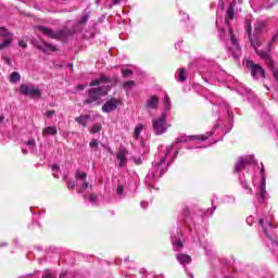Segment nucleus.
<instances>
[{"label":"nucleus","instance_id":"nucleus-1","mask_svg":"<svg viewBox=\"0 0 278 278\" xmlns=\"http://www.w3.org/2000/svg\"><path fill=\"white\" fill-rule=\"evenodd\" d=\"M213 116H215V118L217 117L218 122H216L211 131H207L205 135L202 136L181 135L176 138L175 142L170 147H166L163 152H160L157 155H155L154 161L152 162V166L144 178V184L150 190L155 189V184H157L161 177H163V175L168 172V166H170L175 157L179 155V151L176 150L175 155L170 159L169 162L166 163V157H168L170 151H173L176 144L190 142L192 140H200L201 142H205V140H207L210 136H214V134H217V136H220V134L226 136V134H229V131H231V129H228L225 132V128L223 127V125H220V121H223V118H233V112L231 111V108L229 105H215L213 109Z\"/></svg>","mask_w":278,"mask_h":278},{"label":"nucleus","instance_id":"nucleus-2","mask_svg":"<svg viewBox=\"0 0 278 278\" xmlns=\"http://www.w3.org/2000/svg\"><path fill=\"white\" fill-rule=\"evenodd\" d=\"M203 220V217L191 214L190 208L186 206L182 210V214L179 216V222L181 225L187 227V239L194 244H199V247L205 248V228L199 224Z\"/></svg>","mask_w":278,"mask_h":278},{"label":"nucleus","instance_id":"nucleus-3","mask_svg":"<svg viewBox=\"0 0 278 278\" xmlns=\"http://www.w3.org/2000/svg\"><path fill=\"white\" fill-rule=\"evenodd\" d=\"M235 3H231L228 8L227 16L225 17V23L227 25L226 28L219 29V38L222 40H229L233 48L230 49L231 56L233 60L238 61L240 60V55H242V48H240V45L238 43V38H236V35L233 34V29H231V26H229V22L233 21V16H236L235 13Z\"/></svg>","mask_w":278,"mask_h":278},{"label":"nucleus","instance_id":"nucleus-4","mask_svg":"<svg viewBox=\"0 0 278 278\" xmlns=\"http://www.w3.org/2000/svg\"><path fill=\"white\" fill-rule=\"evenodd\" d=\"M116 81L114 79L103 75L99 79H96L89 84L91 89L88 90V99L86 103H94V101H99L101 97H108V92L112 90V86H114ZM94 86H101L98 88H93Z\"/></svg>","mask_w":278,"mask_h":278},{"label":"nucleus","instance_id":"nucleus-5","mask_svg":"<svg viewBox=\"0 0 278 278\" xmlns=\"http://www.w3.org/2000/svg\"><path fill=\"white\" fill-rule=\"evenodd\" d=\"M258 225L266 238V244L273 253H277L278 251V240L275 239V229H277L278 225L273 224L270 217L263 216L258 219Z\"/></svg>","mask_w":278,"mask_h":278},{"label":"nucleus","instance_id":"nucleus-6","mask_svg":"<svg viewBox=\"0 0 278 278\" xmlns=\"http://www.w3.org/2000/svg\"><path fill=\"white\" fill-rule=\"evenodd\" d=\"M250 40V45L251 48L254 49L255 53L257 54V56L261 60H264L265 64H267V66L273 67V56H270V52L267 48L266 51L264 50H258L260 47H262V38L257 35H250V37H248Z\"/></svg>","mask_w":278,"mask_h":278},{"label":"nucleus","instance_id":"nucleus-7","mask_svg":"<svg viewBox=\"0 0 278 278\" xmlns=\"http://www.w3.org/2000/svg\"><path fill=\"white\" fill-rule=\"evenodd\" d=\"M168 112H170V106H165L161 116L152 119L153 131L156 136H162L168 131V127H170L168 125Z\"/></svg>","mask_w":278,"mask_h":278},{"label":"nucleus","instance_id":"nucleus-8","mask_svg":"<svg viewBox=\"0 0 278 278\" xmlns=\"http://www.w3.org/2000/svg\"><path fill=\"white\" fill-rule=\"evenodd\" d=\"M257 201L260 205H265L266 201H268V192L266 191V174L263 163H261V182L257 189Z\"/></svg>","mask_w":278,"mask_h":278},{"label":"nucleus","instance_id":"nucleus-9","mask_svg":"<svg viewBox=\"0 0 278 278\" xmlns=\"http://www.w3.org/2000/svg\"><path fill=\"white\" fill-rule=\"evenodd\" d=\"M202 79L207 84H215V81H231L233 77L229 76L227 72L219 70L217 73L208 72L206 75L202 76Z\"/></svg>","mask_w":278,"mask_h":278},{"label":"nucleus","instance_id":"nucleus-10","mask_svg":"<svg viewBox=\"0 0 278 278\" xmlns=\"http://www.w3.org/2000/svg\"><path fill=\"white\" fill-rule=\"evenodd\" d=\"M20 92L24 97H29V99H40L42 97L40 89L36 88L33 84H22Z\"/></svg>","mask_w":278,"mask_h":278},{"label":"nucleus","instance_id":"nucleus-11","mask_svg":"<svg viewBox=\"0 0 278 278\" xmlns=\"http://www.w3.org/2000/svg\"><path fill=\"white\" fill-rule=\"evenodd\" d=\"M98 118H101L99 114L90 112L76 117L75 121L76 123H78V125H80V127H83V129H86L89 123H94V121H97Z\"/></svg>","mask_w":278,"mask_h":278},{"label":"nucleus","instance_id":"nucleus-12","mask_svg":"<svg viewBox=\"0 0 278 278\" xmlns=\"http://www.w3.org/2000/svg\"><path fill=\"white\" fill-rule=\"evenodd\" d=\"M255 164V157L253 155L241 156L235 164V173H240V170H244L247 166H252Z\"/></svg>","mask_w":278,"mask_h":278},{"label":"nucleus","instance_id":"nucleus-13","mask_svg":"<svg viewBox=\"0 0 278 278\" xmlns=\"http://www.w3.org/2000/svg\"><path fill=\"white\" fill-rule=\"evenodd\" d=\"M248 66L251 68V75L254 79H262L265 77L266 72L260 64L253 63V61H248Z\"/></svg>","mask_w":278,"mask_h":278},{"label":"nucleus","instance_id":"nucleus-14","mask_svg":"<svg viewBox=\"0 0 278 278\" xmlns=\"http://www.w3.org/2000/svg\"><path fill=\"white\" fill-rule=\"evenodd\" d=\"M181 236L184 233L181 232V229H176V232L172 233V243L174 251H181L184 249V242L181 241Z\"/></svg>","mask_w":278,"mask_h":278},{"label":"nucleus","instance_id":"nucleus-15","mask_svg":"<svg viewBox=\"0 0 278 278\" xmlns=\"http://www.w3.org/2000/svg\"><path fill=\"white\" fill-rule=\"evenodd\" d=\"M34 45L39 51H42V53H53V51H58V48H55V46L45 40L35 41Z\"/></svg>","mask_w":278,"mask_h":278},{"label":"nucleus","instance_id":"nucleus-16","mask_svg":"<svg viewBox=\"0 0 278 278\" xmlns=\"http://www.w3.org/2000/svg\"><path fill=\"white\" fill-rule=\"evenodd\" d=\"M86 177H88V175L85 172L76 173V186H80V189H78L79 194L85 190H88V181H86Z\"/></svg>","mask_w":278,"mask_h":278},{"label":"nucleus","instance_id":"nucleus-17","mask_svg":"<svg viewBox=\"0 0 278 278\" xmlns=\"http://www.w3.org/2000/svg\"><path fill=\"white\" fill-rule=\"evenodd\" d=\"M128 151L125 147H121L117 155H116V160L119 163V167L123 168V166H125L127 164V155H128Z\"/></svg>","mask_w":278,"mask_h":278},{"label":"nucleus","instance_id":"nucleus-18","mask_svg":"<svg viewBox=\"0 0 278 278\" xmlns=\"http://www.w3.org/2000/svg\"><path fill=\"white\" fill-rule=\"evenodd\" d=\"M71 36H75V29L64 28L56 31V40H66V38H71Z\"/></svg>","mask_w":278,"mask_h":278},{"label":"nucleus","instance_id":"nucleus-19","mask_svg":"<svg viewBox=\"0 0 278 278\" xmlns=\"http://www.w3.org/2000/svg\"><path fill=\"white\" fill-rule=\"evenodd\" d=\"M38 31L48 36V38H52L53 40H58V31H53V29L48 28L46 26H37Z\"/></svg>","mask_w":278,"mask_h":278},{"label":"nucleus","instance_id":"nucleus-20","mask_svg":"<svg viewBox=\"0 0 278 278\" xmlns=\"http://www.w3.org/2000/svg\"><path fill=\"white\" fill-rule=\"evenodd\" d=\"M176 260L181 266H188L192 262V257L184 253L176 254Z\"/></svg>","mask_w":278,"mask_h":278},{"label":"nucleus","instance_id":"nucleus-21","mask_svg":"<svg viewBox=\"0 0 278 278\" xmlns=\"http://www.w3.org/2000/svg\"><path fill=\"white\" fill-rule=\"evenodd\" d=\"M239 182L245 190L247 194H253V189L251 188V186H249V182L247 181V176H244V174L242 176H239Z\"/></svg>","mask_w":278,"mask_h":278},{"label":"nucleus","instance_id":"nucleus-22","mask_svg":"<svg viewBox=\"0 0 278 278\" xmlns=\"http://www.w3.org/2000/svg\"><path fill=\"white\" fill-rule=\"evenodd\" d=\"M115 197L117 201H123V199L127 197V192L125 191V187L123 185H117Z\"/></svg>","mask_w":278,"mask_h":278},{"label":"nucleus","instance_id":"nucleus-23","mask_svg":"<svg viewBox=\"0 0 278 278\" xmlns=\"http://www.w3.org/2000/svg\"><path fill=\"white\" fill-rule=\"evenodd\" d=\"M43 138L47 136H58V128L55 126H48L42 130Z\"/></svg>","mask_w":278,"mask_h":278},{"label":"nucleus","instance_id":"nucleus-24","mask_svg":"<svg viewBox=\"0 0 278 278\" xmlns=\"http://www.w3.org/2000/svg\"><path fill=\"white\" fill-rule=\"evenodd\" d=\"M266 29V22L258 21L254 25V35L258 36V34H262Z\"/></svg>","mask_w":278,"mask_h":278},{"label":"nucleus","instance_id":"nucleus-25","mask_svg":"<svg viewBox=\"0 0 278 278\" xmlns=\"http://www.w3.org/2000/svg\"><path fill=\"white\" fill-rule=\"evenodd\" d=\"M30 153H36V139L30 138L24 142Z\"/></svg>","mask_w":278,"mask_h":278},{"label":"nucleus","instance_id":"nucleus-26","mask_svg":"<svg viewBox=\"0 0 278 278\" xmlns=\"http://www.w3.org/2000/svg\"><path fill=\"white\" fill-rule=\"evenodd\" d=\"M222 203H224L225 205H235L236 203V198L235 195H224L222 199Z\"/></svg>","mask_w":278,"mask_h":278},{"label":"nucleus","instance_id":"nucleus-27","mask_svg":"<svg viewBox=\"0 0 278 278\" xmlns=\"http://www.w3.org/2000/svg\"><path fill=\"white\" fill-rule=\"evenodd\" d=\"M212 105H225V100L218 96H212L210 99Z\"/></svg>","mask_w":278,"mask_h":278},{"label":"nucleus","instance_id":"nucleus-28","mask_svg":"<svg viewBox=\"0 0 278 278\" xmlns=\"http://www.w3.org/2000/svg\"><path fill=\"white\" fill-rule=\"evenodd\" d=\"M84 199H87L88 203H91V205H97V203H99V197L94 193L85 195Z\"/></svg>","mask_w":278,"mask_h":278},{"label":"nucleus","instance_id":"nucleus-29","mask_svg":"<svg viewBox=\"0 0 278 278\" xmlns=\"http://www.w3.org/2000/svg\"><path fill=\"white\" fill-rule=\"evenodd\" d=\"M142 129H144V125L142 124H138L136 127H135V131H134V138L136 140H138L140 138V134H142Z\"/></svg>","mask_w":278,"mask_h":278},{"label":"nucleus","instance_id":"nucleus-30","mask_svg":"<svg viewBox=\"0 0 278 278\" xmlns=\"http://www.w3.org/2000/svg\"><path fill=\"white\" fill-rule=\"evenodd\" d=\"M160 99H161V97H159V96H151L147 100V105H157V103H160Z\"/></svg>","mask_w":278,"mask_h":278},{"label":"nucleus","instance_id":"nucleus-31","mask_svg":"<svg viewBox=\"0 0 278 278\" xmlns=\"http://www.w3.org/2000/svg\"><path fill=\"white\" fill-rule=\"evenodd\" d=\"M0 36L4 38V40H8V38H12V33L5 29V27H0Z\"/></svg>","mask_w":278,"mask_h":278},{"label":"nucleus","instance_id":"nucleus-32","mask_svg":"<svg viewBox=\"0 0 278 278\" xmlns=\"http://www.w3.org/2000/svg\"><path fill=\"white\" fill-rule=\"evenodd\" d=\"M16 81H21V74L18 72H13L10 75V83L11 84H16Z\"/></svg>","mask_w":278,"mask_h":278},{"label":"nucleus","instance_id":"nucleus-33","mask_svg":"<svg viewBox=\"0 0 278 278\" xmlns=\"http://www.w3.org/2000/svg\"><path fill=\"white\" fill-rule=\"evenodd\" d=\"M244 29H245V31H247V34H248V37H251V36H253L252 35V26H251V21L250 20H245V22H244Z\"/></svg>","mask_w":278,"mask_h":278},{"label":"nucleus","instance_id":"nucleus-34","mask_svg":"<svg viewBox=\"0 0 278 278\" xmlns=\"http://www.w3.org/2000/svg\"><path fill=\"white\" fill-rule=\"evenodd\" d=\"M103 129V126L99 123H96L89 130L90 134H99Z\"/></svg>","mask_w":278,"mask_h":278},{"label":"nucleus","instance_id":"nucleus-35","mask_svg":"<svg viewBox=\"0 0 278 278\" xmlns=\"http://www.w3.org/2000/svg\"><path fill=\"white\" fill-rule=\"evenodd\" d=\"M237 92H239V94H249V89L244 85L239 84L237 86Z\"/></svg>","mask_w":278,"mask_h":278},{"label":"nucleus","instance_id":"nucleus-36","mask_svg":"<svg viewBox=\"0 0 278 278\" xmlns=\"http://www.w3.org/2000/svg\"><path fill=\"white\" fill-rule=\"evenodd\" d=\"M178 81H186V68L184 67L178 71Z\"/></svg>","mask_w":278,"mask_h":278},{"label":"nucleus","instance_id":"nucleus-37","mask_svg":"<svg viewBox=\"0 0 278 278\" xmlns=\"http://www.w3.org/2000/svg\"><path fill=\"white\" fill-rule=\"evenodd\" d=\"M10 45H12V38L4 39V41L0 43V51L7 49V47H10Z\"/></svg>","mask_w":278,"mask_h":278},{"label":"nucleus","instance_id":"nucleus-38","mask_svg":"<svg viewBox=\"0 0 278 278\" xmlns=\"http://www.w3.org/2000/svg\"><path fill=\"white\" fill-rule=\"evenodd\" d=\"M67 188H72V190L77 188V192H79V190H81V186H77V180L76 181L70 180L67 182Z\"/></svg>","mask_w":278,"mask_h":278},{"label":"nucleus","instance_id":"nucleus-39","mask_svg":"<svg viewBox=\"0 0 278 278\" xmlns=\"http://www.w3.org/2000/svg\"><path fill=\"white\" fill-rule=\"evenodd\" d=\"M52 173L55 179H60V176L58 175V173H60V166L58 164L52 165Z\"/></svg>","mask_w":278,"mask_h":278},{"label":"nucleus","instance_id":"nucleus-40","mask_svg":"<svg viewBox=\"0 0 278 278\" xmlns=\"http://www.w3.org/2000/svg\"><path fill=\"white\" fill-rule=\"evenodd\" d=\"M89 147H90V149H93V151H97L99 149V140L92 139L89 142Z\"/></svg>","mask_w":278,"mask_h":278},{"label":"nucleus","instance_id":"nucleus-41","mask_svg":"<svg viewBox=\"0 0 278 278\" xmlns=\"http://www.w3.org/2000/svg\"><path fill=\"white\" fill-rule=\"evenodd\" d=\"M116 105H103L102 106V111L105 113H110V112H114V110H116Z\"/></svg>","mask_w":278,"mask_h":278},{"label":"nucleus","instance_id":"nucleus-42","mask_svg":"<svg viewBox=\"0 0 278 278\" xmlns=\"http://www.w3.org/2000/svg\"><path fill=\"white\" fill-rule=\"evenodd\" d=\"M135 85L136 83L134 80H128L123 84V88L129 90V88H134Z\"/></svg>","mask_w":278,"mask_h":278},{"label":"nucleus","instance_id":"nucleus-43","mask_svg":"<svg viewBox=\"0 0 278 278\" xmlns=\"http://www.w3.org/2000/svg\"><path fill=\"white\" fill-rule=\"evenodd\" d=\"M89 18H90L89 14L83 15L81 18L78 21V25H86Z\"/></svg>","mask_w":278,"mask_h":278},{"label":"nucleus","instance_id":"nucleus-44","mask_svg":"<svg viewBox=\"0 0 278 278\" xmlns=\"http://www.w3.org/2000/svg\"><path fill=\"white\" fill-rule=\"evenodd\" d=\"M162 97H163V103H164V105H170V97H168V93L163 92V93H162Z\"/></svg>","mask_w":278,"mask_h":278},{"label":"nucleus","instance_id":"nucleus-45","mask_svg":"<svg viewBox=\"0 0 278 278\" xmlns=\"http://www.w3.org/2000/svg\"><path fill=\"white\" fill-rule=\"evenodd\" d=\"M122 75H123V77H131V75H134V71H131L129 68H123Z\"/></svg>","mask_w":278,"mask_h":278},{"label":"nucleus","instance_id":"nucleus-46","mask_svg":"<svg viewBox=\"0 0 278 278\" xmlns=\"http://www.w3.org/2000/svg\"><path fill=\"white\" fill-rule=\"evenodd\" d=\"M105 105H121V100L113 98L111 100H109Z\"/></svg>","mask_w":278,"mask_h":278},{"label":"nucleus","instance_id":"nucleus-47","mask_svg":"<svg viewBox=\"0 0 278 278\" xmlns=\"http://www.w3.org/2000/svg\"><path fill=\"white\" fill-rule=\"evenodd\" d=\"M249 102L253 103L254 105H257V103H260V100H257V98H255V96L253 93H249Z\"/></svg>","mask_w":278,"mask_h":278},{"label":"nucleus","instance_id":"nucleus-48","mask_svg":"<svg viewBox=\"0 0 278 278\" xmlns=\"http://www.w3.org/2000/svg\"><path fill=\"white\" fill-rule=\"evenodd\" d=\"M225 10V2L223 0H219V4L217 7V14L218 12H223Z\"/></svg>","mask_w":278,"mask_h":278},{"label":"nucleus","instance_id":"nucleus-49","mask_svg":"<svg viewBox=\"0 0 278 278\" xmlns=\"http://www.w3.org/2000/svg\"><path fill=\"white\" fill-rule=\"evenodd\" d=\"M179 15L181 16L182 21H188L190 18V15H188L186 12L180 11Z\"/></svg>","mask_w":278,"mask_h":278},{"label":"nucleus","instance_id":"nucleus-50","mask_svg":"<svg viewBox=\"0 0 278 278\" xmlns=\"http://www.w3.org/2000/svg\"><path fill=\"white\" fill-rule=\"evenodd\" d=\"M3 60H4L5 64H8V66H12V59L11 58L3 56Z\"/></svg>","mask_w":278,"mask_h":278},{"label":"nucleus","instance_id":"nucleus-51","mask_svg":"<svg viewBox=\"0 0 278 278\" xmlns=\"http://www.w3.org/2000/svg\"><path fill=\"white\" fill-rule=\"evenodd\" d=\"M4 121H5V115H3V112L0 111V125H3Z\"/></svg>","mask_w":278,"mask_h":278},{"label":"nucleus","instance_id":"nucleus-52","mask_svg":"<svg viewBox=\"0 0 278 278\" xmlns=\"http://www.w3.org/2000/svg\"><path fill=\"white\" fill-rule=\"evenodd\" d=\"M135 164H137V166H140V164H142V159L138 157V159H134Z\"/></svg>","mask_w":278,"mask_h":278},{"label":"nucleus","instance_id":"nucleus-53","mask_svg":"<svg viewBox=\"0 0 278 278\" xmlns=\"http://www.w3.org/2000/svg\"><path fill=\"white\" fill-rule=\"evenodd\" d=\"M53 114H55V111H48L46 113V116H48V118H51V116H53Z\"/></svg>","mask_w":278,"mask_h":278},{"label":"nucleus","instance_id":"nucleus-54","mask_svg":"<svg viewBox=\"0 0 278 278\" xmlns=\"http://www.w3.org/2000/svg\"><path fill=\"white\" fill-rule=\"evenodd\" d=\"M141 207L143 208V210H147V207H149V202H141Z\"/></svg>","mask_w":278,"mask_h":278},{"label":"nucleus","instance_id":"nucleus-55","mask_svg":"<svg viewBox=\"0 0 278 278\" xmlns=\"http://www.w3.org/2000/svg\"><path fill=\"white\" fill-rule=\"evenodd\" d=\"M18 47H22L23 49H25L27 47V42L25 41H20L18 42Z\"/></svg>","mask_w":278,"mask_h":278},{"label":"nucleus","instance_id":"nucleus-56","mask_svg":"<svg viewBox=\"0 0 278 278\" xmlns=\"http://www.w3.org/2000/svg\"><path fill=\"white\" fill-rule=\"evenodd\" d=\"M85 88H86V85H78L77 86V90H85Z\"/></svg>","mask_w":278,"mask_h":278},{"label":"nucleus","instance_id":"nucleus-57","mask_svg":"<svg viewBox=\"0 0 278 278\" xmlns=\"http://www.w3.org/2000/svg\"><path fill=\"white\" fill-rule=\"evenodd\" d=\"M184 41H178L177 43H175V48L176 49H179V47H181V43H182Z\"/></svg>","mask_w":278,"mask_h":278},{"label":"nucleus","instance_id":"nucleus-58","mask_svg":"<svg viewBox=\"0 0 278 278\" xmlns=\"http://www.w3.org/2000/svg\"><path fill=\"white\" fill-rule=\"evenodd\" d=\"M22 153H23L24 155H27V153H29V151H28L27 149H25V148H22Z\"/></svg>","mask_w":278,"mask_h":278},{"label":"nucleus","instance_id":"nucleus-59","mask_svg":"<svg viewBox=\"0 0 278 278\" xmlns=\"http://www.w3.org/2000/svg\"><path fill=\"white\" fill-rule=\"evenodd\" d=\"M252 222H253V217L250 216V217L247 218L248 225H251Z\"/></svg>","mask_w":278,"mask_h":278},{"label":"nucleus","instance_id":"nucleus-60","mask_svg":"<svg viewBox=\"0 0 278 278\" xmlns=\"http://www.w3.org/2000/svg\"><path fill=\"white\" fill-rule=\"evenodd\" d=\"M121 1H123V0H113V5H118V3H121Z\"/></svg>","mask_w":278,"mask_h":278},{"label":"nucleus","instance_id":"nucleus-61","mask_svg":"<svg viewBox=\"0 0 278 278\" xmlns=\"http://www.w3.org/2000/svg\"><path fill=\"white\" fill-rule=\"evenodd\" d=\"M3 247H8V242H1L0 243V249H3Z\"/></svg>","mask_w":278,"mask_h":278},{"label":"nucleus","instance_id":"nucleus-62","mask_svg":"<svg viewBox=\"0 0 278 278\" xmlns=\"http://www.w3.org/2000/svg\"><path fill=\"white\" fill-rule=\"evenodd\" d=\"M43 262H47V258H40L39 264H43Z\"/></svg>","mask_w":278,"mask_h":278},{"label":"nucleus","instance_id":"nucleus-63","mask_svg":"<svg viewBox=\"0 0 278 278\" xmlns=\"http://www.w3.org/2000/svg\"><path fill=\"white\" fill-rule=\"evenodd\" d=\"M66 277V274H61L60 275V278H65Z\"/></svg>","mask_w":278,"mask_h":278},{"label":"nucleus","instance_id":"nucleus-64","mask_svg":"<svg viewBox=\"0 0 278 278\" xmlns=\"http://www.w3.org/2000/svg\"><path fill=\"white\" fill-rule=\"evenodd\" d=\"M68 68H73V63L67 64Z\"/></svg>","mask_w":278,"mask_h":278}]
</instances>
